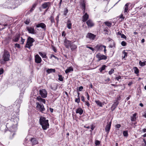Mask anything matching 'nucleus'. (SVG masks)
<instances>
[{
    "label": "nucleus",
    "mask_w": 146,
    "mask_h": 146,
    "mask_svg": "<svg viewBox=\"0 0 146 146\" xmlns=\"http://www.w3.org/2000/svg\"><path fill=\"white\" fill-rule=\"evenodd\" d=\"M89 15L87 14V13H86L83 16V22H86L88 19Z\"/></svg>",
    "instance_id": "19"
},
{
    "label": "nucleus",
    "mask_w": 146,
    "mask_h": 146,
    "mask_svg": "<svg viewBox=\"0 0 146 146\" xmlns=\"http://www.w3.org/2000/svg\"><path fill=\"white\" fill-rule=\"evenodd\" d=\"M36 99L38 100L39 101L42 102L44 104H45L46 102L45 100L41 98L40 96H39L37 97Z\"/></svg>",
    "instance_id": "27"
},
{
    "label": "nucleus",
    "mask_w": 146,
    "mask_h": 146,
    "mask_svg": "<svg viewBox=\"0 0 146 146\" xmlns=\"http://www.w3.org/2000/svg\"><path fill=\"white\" fill-rule=\"evenodd\" d=\"M39 94L42 97L45 98L47 97V93L45 89H42L39 90Z\"/></svg>",
    "instance_id": "6"
},
{
    "label": "nucleus",
    "mask_w": 146,
    "mask_h": 146,
    "mask_svg": "<svg viewBox=\"0 0 146 146\" xmlns=\"http://www.w3.org/2000/svg\"><path fill=\"white\" fill-rule=\"evenodd\" d=\"M111 121L109 123H108L107 125H106L105 129L106 131L108 133H109L111 128Z\"/></svg>",
    "instance_id": "8"
},
{
    "label": "nucleus",
    "mask_w": 146,
    "mask_h": 146,
    "mask_svg": "<svg viewBox=\"0 0 146 146\" xmlns=\"http://www.w3.org/2000/svg\"><path fill=\"white\" fill-rule=\"evenodd\" d=\"M51 58L54 57L57 60L58 59V58L56 56H55L54 55H53V54H51Z\"/></svg>",
    "instance_id": "53"
},
{
    "label": "nucleus",
    "mask_w": 146,
    "mask_h": 146,
    "mask_svg": "<svg viewBox=\"0 0 146 146\" xmlns=\"http://www.w3.org/2000/svg\"><path fill=\"white\" fill-rule=\"evenodd\" d=\"M38 53L42 58H46V56L45 54H44L43 53L41 52H39Z\"/></svg>",
    "instance_id": "33"
},
{
    "label": "nucleus",
    "mask_w": 146,
    "mask_h": 146,
    "mask_svg": "<svg viewBox=\"0 0 146 146\" xmlns=\"http://www.w3.org/2000/svg\"><path fill=\"white\" fill-rule=\"evenodd\" d=\"M86 47L89 48L91 50L93 51H94V49L92 47H90V46H86Z\"/></svg>",
    "instance_id": "51"
},
{
    "label": "nucleus",
    "mask_w": 146,
    "mask_h": 146,
    "mask_svg": "<svg viewBox=\"0 0 146 146\" xmlns=\"http://www.w3.org/2000/svg\"><path fill=\"white\" fill-rule=\"evenodd\" d=\"M100 142L98 140H96L95 142V144L97 145H99L100 144Z\"/></svg>",
    "instance_id": "47"
},
{
    "label": "nucleus",
    "mask_w": 146,
    "mask_h": 146,
    "mask_svg": "<svg viewBox=\"0 0 146 146\" xmlns=\"http://www.w3.org/2000/svg\"><path fill=\"white\" fill-rule=\"evenodd\" d=\"M25 40L24 39H23L22 37L21 38V42L22 44H23L24 43V42H25Z\"/></svg>",
    "instance_id": "48"
},
{
    "label": "nucleus",
    "mask_w": 146,
    "mask_h": 146,
    "mask_svg": "<svg viewBox=\"0 0 146 146\" xmlns=\"http://www.w3.org/2000/svg\"><path fill=\"white\" fill-rule=\"evenodd\" d=\"M50 2H46L44 3L42 5V8L44 9L47 8L48 9L50 5Z\"/></svg>",
    "instance_id": "10"
},
{
    "label": "nucleus",
    "mask_w": 146,
    "mask_h": 146,
    "mask_svg": "<svg viewBox=\"0 0 146 146\" xmlns=\"http://www.w3.org/2000/svg\"><path fill=\"white\" fill-rule=\"evenodd\" d=\"M81 99L82 101H83V102H85V99H84V96H82L81 97Z\"/></svg>",
    "instance_id": "57"
},
{
    "label": "nucleus",
    "mask_w": 146,
    "mask_h": 146,
    "mask_svg": "<svg viewBox=\"0 0 146 146\" xmlns=\"http://www.w3.org/2000/svg\"><path fill=\"white\" fill-rule=\"evenodd\" d=\"M121 44L122 46H126V43L125 41H123L121 42Z\"/></svg>",
    "instance_id": "45"
},
{
    "label": "nucleus",
    "mask_w": 146,
    "mask_h": 146,
    "mask_svg": "<svg viewBox=\"0 0 146 146\" xmlns=\"http://www.w3.org/2000/svg\"><path fill=\"white\" fill-rule=\"evenodd\" d=\"M96 35L91 33H88L87 34L86 36V37L89 38L90 39L94 40L95 37Z\"/></svg>",
    "instance_id": "11"
},
{
    "label": "nucleus",
    "mask_w": 146,
    "mask_h": 146,
    "mask_svg": "<svg viewBox=\"0 0 146 146\" xmlns=\"http://www.w3.org/2000/svg\"><path fill=\"white\" fill-rule=\"evenodd\" d=\"M123 56H122V57L123 58H124L125 57H126L127 56V52L125 51H123Z\"/></svg>",
    "instance_id": "40"
},
{
    "label": "nucleus",
    "mask_w": 146,
    "mask_h": 146,
    "mask_svg": "<svg viewBox=\"0 0 146 146\" xmlns=\"http://www.w3.org/2000/svg\"><path fill=\"white\" fill-rule=\"evenodd\" d=\"M121 37L122 38L125 39L126 38V36L123 34H122L121 36Z\"/></svg>",
    "instance_id": "54"
},
{
    "label": "nucleus",
    "mask_w": 146,
    "mask_h": 146,
    "mask_svg": "<svg viewBox=\"0 0 146 146\" xmlns=\"http://www.w3.org/2000/svg\"><path fill=\"white\" fill-rule=\"evenodd\" d=\"M21 103V101L20 100H17L15 102V104H16V106H17L18 108H19L20 106V104Z\"/></svg>",
    "instance_id": "30"
},
{
    "label": "nucleus",
    "mask_w": 146,
    "mask_h": 146,
    "mask_svg": "<svg viewBox=\"0 0 146 146\" xmlns=\"http://www.w3.org/2000/svg\"><path fill=\"white\" fill-rule=\"evenodd\" d=\"M136 115L137 114L135 113L133 114L132 116H131V121H135L136 119Z\"/></svg>",
    "instance_id": "25"
},
{
    "label": "nucleus",
    "mask_w": 146,
    "mask_h": 146,
    "mask_svg": "<svg viewBox=\"0 0 146 146\" xmlns=\"http://www.w3.org/2000/svg\"><path fill=\"white\" fill-rule=\"evenodd\" d=\"M80 6L82 7V9L83 10V12L84 13L85 10V5L84 1H83L80 4Z\"/></svg>",
    "instance_id": "24"
},
{
    "label": "nucleus",
    "mask_w": 146,
    "mask_h": 146,
    "mask_svg": "<svg viewBox=\"0 0 146 146\" xmlns=\"http://www.w3.org/2000/svg\"><path fill=\"white\" fill-rule=\"evenodd\" d=\"M50 20L52 23H53L54 22V17L52 16H51L50 18Z\"/></svg>",
    "instance_id": "37"
},
{
    "label": "nucleus",
    "mask_w": 146,
    "mask_h": 146,
    "mask_svg": "<svg viewBox=\"0 0 146 146\" xmlns=\"http://www.w3.org/2000/svg\"><path fill=\"white\" fill-rule=\"evenodd\" d=\"M75 102L78 104L80 102V98L78 97L77 98H76L75 99Z\"/></svg>",
    "instance_id": "41"
},
{
    "label": "nucleus",
    "mask_w": 146,
    "mask_h": 146,
    "mask_svg": "<svg viewBox=\"0 0 146 146\" xmlns=\"http://www.w3.org/2000/svg\"><path fill=\"white\" fill-rule=\"evenodd\" d=\"M59 18V16L58 15H57L56 17V20L57 21V23H58V22Z\"/></svg>",
    "instance_id": "59"
},
{
    "label": "nucleus",
    "mask_w": 146,
    "mask_h": 146,
    "mask_svg": "<svg viewBox=\"0 0 146 146\" xmlns=\"http://www.w3.org/2000/svg\"><path fill=\"white\" fill-rule=\"evenodd\" d=\"M24 23L26 24H29L30 22V19L29 18H28L26 19V20L24 21Z\"/></svg>",
    "instance_id": "35"
},
{
    "label": "nucleus",
    "mask_w": 146,
    "mask_h": 146,
    "mask_svg": "<svg viewBox=\"0 0 146 146\" xmlns=\"http://www.w3.org/2000/svg\"><path fill=\"white\" fill-rule=\"evenodd\" d=\"M27 29L29 33L35 34L36 33L34 29L31 27H27Z\"/></svg>",
    "instance_id": "9"
},
{
    "label": "nucleus",
    "mask_w": 146,
    "mask_h": 146,
    "mask_svg": "<svg viewBox=\"0 0 146 146\" xmlns=\"http://www.w3.org/2000/svg\"><path fill=\"white\" fill-rule=\"evenodd\" d=\"M10 56L9 53L7 51L5 50L3 56V60L1 61V63H4L5 62L9 60Z\"/></svg>",
    "instance_id": "2"
},
{
    "label": "nucleus",
    "mask_w": 146,
    "mask_h": 146,
    "mask_svg": "<svg viewBox=\"0 0 146 146\" xmlns=\"http://www.w3.org/2000/svg\"><path fill=\"white\" fill-rule=\"evenodd\" d=\"M106 66L105 65H103L101 67V68L103 70H104L106 68Z\"/></svg>",
    "instance_id": "60"
},
{
    "label": "nucleus",
    "mask_w": 146,
    "mask_h": 146,
    "mask_svg": "<svg viewBox=\"0 0 146 146\" xmlns=\"http://www.w3.org/2000/svg\"><path fill=\"white\" fill-rule=\"evenodd\" d=\"M59 78L58 80L60 81H62L63 80V78H62V76L61 75H59Z\"/></svg>",
    "instance_id": "42"
},
{
    "label": "nucleus",
    "mask_w": 146,
    "mask_h": 146,
    "mask_svg": "<svg viewBox=\"0 0 146 146\" xmlns=\"http://www.w3.org/2000/svg\"><path fill=\"white\" fill-rule=\"evenodd\" d=\"M85 104L87 106L88 108L90 106V104H89V102L88 101H85Z\"/></svg>",
    "instance_id": "43"
},
{
    "label": "nucleus",
    "mask_w": 146,
    "mask_h": 146,
    "mask_svg": "<svg viewBox=\"0 0 146 146\" xmlns=\"http://www.w3.org/2000/svg\"><path fill=\"white\" fill-rule=\"evenodd\" d=\"M121 126V125L119 124H117L115 125V127L116 128H119Z\"/></svg>",
    "instance_id": "50"
},
{
    "label": "nucleus",
    "mask_w": 146,
    "mask_h": 146,
    "mask_svg": "<svg viewBox=\"0 0 146 146\" xmlns=\"http://www.w3.org/2000/svg\"><path fill=\"white\" fill-rule=\"evenodd\" d=\"M105 25L108 27H111V23L108 22H105Z\"/></svg>",
    "instance_id": "36"
},
{
    "label": "nucleus",
    "mask_w": 146,
    "mask_h": 146,
    "mask_svg": "<svg viewBox=\"0 0 146 146\" xmlns=\"http://www.w3.org/2000/svg\"><path fill=\"white\" fill-rule=\"evenodd\" d=\"M62 36H65V34L64 31H63L62 34Z\"/></svg>",
    "instance_id": "63"
},
{
    "label": "nucleus",
    "mask_w": 146,
    "mask_h": 146,
    "mask_svg": "<svg viewBox=\"0 0 146 146\" xmlns=\"http://www.w3.org/2000/svg\"><path fill=\"white\" fill-rule=\"evenodd\" d=\"M15 46L17 48L20 47V45L19 44H15Z\"/></svg>",
    "instance_id": "62"
},
{
    "label": "nucleus",
    "mask_w": 146,
    "mask_h": 146,
    "mask_svg": "<svg viewBox=\"0 0 146 146\" xmlns=\"http://www.w3.org/2000/svg\"><path fill=\"white\" fill-rule=\"evenodd\" d=\"M48 121V120H46V118L44 117H40L39 122L43 129L46 130L48 128L49 124Z\"/></svg>",
    "instance_id": "1"
},
{
    "label": "nucleus",
    "mask_w": 146,
    "mask_h": 146,
    "mask_svg": "<svg viewBox=\"0 0 146 146\" xmlns=\"http://www.w3.org/2000/svg\"><path fill=\"white\" fill-rule=\"evenodd\" d=\"M110 48H112L115 47V44L114 42H112L111 44H110L109 46Z\"/></svg>",
    "instance_id": "39"
},
{
    "label": "nucleus",
    "mask_w": 146,
    "mask_h": 146,
    "mask_svg": "<svg viewBox=\"0 0 146 146\" xmlns=\"http://www.w3.org/2000/svg\"><path fill=\"white\" fill-rule=\"evenodd\" d=\"M31 141L33 145H36L38 143L37 139L35 138H32L31 139Z\"/></svg>",
    "instance_id": "20"
},
{
    "label": "nucleus",
    "mask_w": 146,
    "mask_h": 146,
    "mask_svg": "<svg viewBox=\"0 0 146 146\" xmlns=\"http://www.w3.org/2000/svg\"><path fill=\"white\" fill-rule=\"evenodd\" d=\"M46 72L48 74H50L53 72H55V70L54 69H48L46 70Z\"/></svg>",
    "instance_id": "23"
},
{
    "label": "nucleus",
    "mask_w": 146,
    "mask_h": 146,
    "mask_svg": "<svg viewBox=\"0 0 146 146\" xmlns=\"http://www.w3.org/2000/svg\"><path fill=\"white\" fill-rule=\"evenodd\" d=\"M86 96L87 97V99L88 100H90V96L89 94L88 93V92H86Z\"/></svg>",
    "instance_id": "44"
},
{
    "label": "nucleus",
    "mask_w": 146,
    "mask_h": 146,
    "mask_svg": "<svg viewBox=\"0 0 146 146\" xmlns=\"http://www.w3.org/2000/svg\"><path fill=\"white\" fill-rule=\"evenodd\" d=\"M35 41V40L33 38L29 36L27 38V42L26 44V47L27 48L29 49H30L31 47L33 46V43Z\"/></svg>",
    "instance_id": "3"
},
{
    "label": "nucleus",
    "mask_w": 146,
    "mask_h": 146,
    "mask_svg": "<svg viewBox=\"0 0 146 146\" xmlns=\"http://www.w3.org/2000/svg\"><path fill=\"white\" fill-rule=\"evenodd\" d=\"M68 12V10L66 9L64 11V15H66Z\"/></svg>",
    "instance_id": "52"
},
{
    "label": "nucleus",
    "mask_w": 146,
    "mask_h": 146,
    "mask_svg": "<svg viewBox=\"0 0 146 146\" xmlns=\"http://www.w3.org/2000/svg\"><path fill=\"white\" fill-rule=\"evenodd\" d=\"M110 80V79L109 78H107V79H106L105 80V81L106 82V83L108 82Z\"/></svg>",
    "instance_id": "56"
},
{
    "label": "nucleus",
    "mask_w": 146,
    "mask_h": 146,
    "mask_svg": "<svg viewBox=\"0 0 146 146\" xmlns=\"http://www.w3.org/2000/svg\"><path fill=\"white\" fill-rule=\"evenodd\" d=\"M121 33H122L121 31H120V32L119 31L117 33V34L118 35H121H121L122 34H121Z\"/></svg>",
    "instance_id": "61"
},
{
    "label": "nucleus",
    "mask_w": 146,
    "mask_h": 146,
    "mask_svg": "<svg viewBox=\"0 0 146 146\" xmlns=\"http://www.w3.org/2000/svg\"><path fill=\"white\" fill-rule=\"evenodd\" d=\"M3 70L2 68L0 69V75L3 73Z\"/></svg>",
    "instance_id": "49"
},
{
    "label": "nucleus",
    "mask_w": 146,
    "mask_h": 146,
    "mask_svg": "<svg viewBox=\"0 0 146 146\" xmlns=\"http://www.w3.org/2000/svg\"><path fill=\"white\" fill-rule=\"evenodd\" d=\"M83 88L82 86H81L79 88V91H81L83 89Z\"/></svg>",
    "instance_id": "58"
},
{
    "label": "nucleus",
    "mask_w": 146,
    "mask_h": 146,
    "mask_svg": "<svg viewBox=\"0 0 146 146\" xmlns=\"http://www.w3.org/2000/svg\"><path fill=\"white\" fill-rule=\"evenodd\" d=\"M114 70L113 69L111 70L109 72V74L111 75L112 74H113L114 72Z\"/></svg>",
    "instance_id": "46"
},
{
    "label": "nucleus",
    "mask_w": 146,
    "mask_h": 146,
    "mask_svg": "<svg viewBox=\"0 0 146 146\" xmlns=\"http://www.w3.org/2000/svg\"><path fill=\"white\" fill-rule=\"evenodd\" d=\"M70 47L71 48V50L72 51L76 49L77 48V46L74 44H72L71 45Z\"/></svg>",
    "instance_id": "32"
},
{
    "label": "nucleus",
    "mask_w": 146,
    "mask_h": 146,
    "mask_svg": "<svg viewBox=\"0 0 146 146\" xmlns=\"http://www.w3.org/2000/svg\"><path fill=\"white\" fill-rule=\"evenodd\" d=\"M95 48L97 49L98 51H101L103 50V48H104V51L105 53L106 50V46L103 45L101 44H98L96 46Z\"/></svg>",
    "instance_id": "5"
},
{
    "label": "nucleus",
    "mask_w": 146,
    "mask_h": 146,
    "mask_svg": "<svg viewBox=\"0 0 146 146\" xmlns=\"http://www.w3.org/2000/svg\"><path fill=\"white\" fill-rule=\"evenodd\" d=\"M123 135L125 137H127L128 136V133L127 131H123Z\"/></svg>",
    "instance_id": "38"
},
{
    "label": "nucleus",
    "mask_w": 146,
    "mask_h": 146,
    "mask_svg": "<svg viewBox=\"0 0 146 146\" xmlns=\"http://www.w3.org/2000/svg\"><path fill=\"white\" fill-rule=\"evenodd\" d=\"M86 23L89 27H92L94 25V24L92 21L90 19L88 20L86 22Z\"/></svg>",
    "instance_id": "14"
},
{
    "label": "nucleus",
    "mask_w": 146,
    "mask_h": 146,
    "mask_svg": "<svg viewBox=\"0 0 146 146\" xmlns=\"http://www.w3.org/2000/svg\"><path fill=\"white\" fill-rule=\"evenodd\" d=\"M119 103V102L118 101H116V102H114V104L112 105L111 108H113V110H114L118 104Z\"/></svg>",
    "instance_id": "21"
},
{
    "label": "nucleus",
    "mask_w": 146,
    "mask_h": 146,
    "mask_svg": "<svg viewBox=\"0 0 146 146\" xmlns=\"http://www.w3.org/2000/svg\"><path fill=\"white\" fill-rule=\"evenodd\" d=\"M121 76H119L118 77H116L115 78V79L118 81H119V80L121 79Z\"/></svg>",
    "instance_id": "55"
},
{
    "label": "nucleus",
    "mask_w": 146,
    "mask_h": 146,
    "mask_svg": "<svg viewBox=\"0 0 146 146\" xmlns=\"http://www.w3.org/2000/svg\"><path fill=\"white\" fill-rule=\"evenodd\" d=\"M95 102L96 104L99 106L101 107L103 106L101 102L99 100H95Z\"/></svg>",
    "instance_id": "29"
},
{
    "label": "nucleus",
    "mask_w": 146,
    "mask_h": 146,
    "mask_svg": "<svg viewBox=\"0 0 146 146\" xmlns=\"http://www.w3.org/2000/svg\"><path fill=\"white\" fill-rule=\"evenodd\" d=\"M130 4V3H127L125 5L124 13L125 14H126L128 12V7Z\"/></svg>",
    "instance_id": "15"
},
{
    "label": "nucleus",
    "mask_w": 146,
    "mask_h": 146,
    "mask_svg": "<svg viewBox=\"0 0 146 146\" xmlns=\"http://www.w3.org/2000/svg\"><path fill=\"white\" fill-rule=\"evenodd\" d=\"M12 121L14 122L15 125H17L18 123V122L19 121V118L17 117H15L13 119H12Z\"/></svg>",
    "instance_id": "31"
},
{
    "label": "nucleus",
    "mask_w": 146,
    "mask_h": 146,
    "mask_svg": "<svg viewBox=\"0 0 146 146\" xmlns=\"http://www.w3.org/2000/svg\"><path fill=\"white\" fill-rule=\"evenodd\" d=\"M64 44L66 47L67 48H69L71 45L70 41L67 40L65 41Z\"/></svg>",
    "instance_id": "17"
},
{
    "label": "nucleus",
    "mask_w": 146,
    "mask_h": 146,
    "mask_svg": "<svg viewBox=\"0 0 146 146\" xmlns=\"http://www.w3.org/2000/svg\"><path fill=\"white\" fill-rule=\"evenodd\" d=\"M20 35L19 34H17L15 37L13 39V41L15 42H17L20 38Z\"/></svg>",
    "instance_id": "16"
},
{
    "label": "nucleus",
    "mask_w": 146,
    "mask_h": 146,
    "mask_svg": "<svg viewBox=\"0 0 146 146\" xmlns=\"http://www.w3.org/2000/svg\"><path fill=\"white\" fill-rule=\"evenodd\" d=\"M133 69L134 72V73L137 75V76H138L139 73V70L137 67H134L133 68Z\"/></svg>",
    "instance_id": "28"
},
{
    "label": "nucleus",
    "mask_w": 146,
    "mask_h": 146,
    "mask_svg": "<svg viewBox=\"0 0 146 146\" xmlns=\"http://www.w3.org/2000/svg\"><path fill=\"white\" fill-rule=\"evenodd\" d=\"M73 71V68L71 67H70L69 68L66 69L65 71V72L66 74H67L68 72H72Z\"/></svg>",
    "instance_id": "22"
},
{
    "label": "nucleus",
    "mask_w": 146,
    "mask_h": 146,
    "mask_svg": "<svg viewBox=\"0 0 146 146\" xmlns=\"http://www.w3.org/2000/svg\"><path fill=\"white\" fill-rule=\"evenodd\" d=\"M143 141L145 143V145L146 146V140H145V139H143Z\"/></svg>",
    "instance_id": "64"
},
{
    "label": "nucleus",
    "mask_w": 146,
    "mask_h": 146,
    "mask_svg": "<svg viewBox=\"0 0 146 146\" xmlns=\"http://www.w3.org/2000/svg\"><path fill=\"white\" fill-rule=\"evenodd\" d=\"M83 110L81 108H77L76 110V113H79L80 115H82L83 113Z\"/></svg>",
    "instance_id": "18"
},
{
    "label": "nucleus",
    "mask_w": 146,
    "mask_h": 146,
    "mask_svg": "<svg viewBox=\"0 0 146 146\" xmlns=\"http://www.w3.org/2000/svg\"><path fill=\"white\" fill-rule=\"evenodd\" d=\"M146 62H142L141 61H140L139 62V64L140 66H145L146 64Z\"/></svg>",
    "instance_id": "34"
},
{
    "label": "nucleus",
    "mask_w": 146,
    "mask_h": 146,
    "mask_svg": "<svg viewBox=\"0 0 146 146\" xmlns=\"http://www.w3.org/2000/svg\"><path fill=\"white\" fill-rule=\"evenodd\" d=\"M42 61L41 58L38 54L35 56V62L37 63H40Z\"/></svg>",
    "instance_id": "12"
},
{
    "label": "nucleus",
    "mask_w": 146,
    "mask_h": 146,
    "mask_svg": "<svg viewBox=\"0 0 146 146\" xmlns=\"http://www.w3.org/2000/svg\"><path fill=\"white\" fill-rule=\"evenodd\" d=\"M96 57L98 59L99 61L102 60H105L107 58L106 57L105 55L101 54L100 53H98L96 55Z\"/></svg>",
    "instance_id": "7"
},
{
    "label": "nucleus",
    "mask_w": 146,
    "mask_h": 146,
    "mask_svg": "<svg viewBox=\"0 0 146 146\" xmlns=\"http://www.w3.org/2000/svg\"><path fill=\"white\" fill-rule=\"evenodd\" d=\"M36 104L37 105L36 107L37 109L41 112L43 113L45 110V109L43 105L41 103L38 102H36Z\"/></svg>",
    "instance_id": "4"
},
{
    "label": "nucleus",
    "mask_w": 146,
    "mask_h": 146,
    "mask_svg": "<svg viewBox=\"0 0 146 146\" xmlns=\"http://www.w3.org/2000/svg\"><path fill=\"white\" fill-rule=\"evenodd\" d=\"M36 27L38 28L40 27L42 29L45 30L46 29V26L45 24L43 23H41L38 24L36 25Z\"/></svg>",
    "instance_id": "13"
},
{
    "label": "nucleus",
    "mask_w": 146,
    "mask_h": 146,
    "mask_svg": "<svg viewBox=\"0 0 146 146\" xmlns=\"http://www.w3.org/2000/svg\"><path fill=\"white\" fill-rule=\"evenodd\" d=\"M67 27L69 29H70L72 27V23L71 21L68 20L67 23Z\"/></svg>",
    "instance_id": "26"
}]
</instances>
